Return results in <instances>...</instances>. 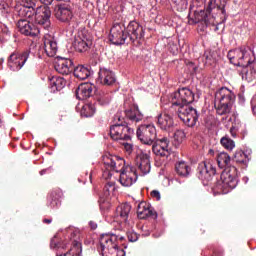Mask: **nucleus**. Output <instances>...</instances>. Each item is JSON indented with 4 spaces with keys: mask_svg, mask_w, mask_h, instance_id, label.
<instances>
[{
    "mask_svg": "<svg viewBox=\"0 0 256 256\" xmlns=\"http://www.w3.org/2000/svg\"><path fill=\"white\" fill-rule=\"evenodd\" d=\"M168 101L172 107H178L177 115L187 127H195V125H197L199 113H197V110L191 106V103L195 101V94L191 89H179L169 95Z\"/></svg>",
    "mask_w": 256,
    "mask_h": 256,
    "instance_id": "nucleus-1",
    "label": "nucleus"
},
{
    "mask_svg": "<svg viewBox=\"0 0 256 256\" xmlns=\"http://www.w3.org/2000/svg\"><path fill=\"white\" fill-rule=\"evenodd\" d=\"M104 169L108 171V177H111V172L120 173L119 182L123 187H131L137 183V170L133 166L125 167V159L111 154L105 155L102 158Z\"/></svg>",
    "mask_w": 256,
    "mask_h": 256,
    "instance_id": "nucleus-2",
    "label": "nucleus"
},
{
    "mask_svg": "<svg viewBox=\"0 0 256 256\" xmlns=\"http://www.w3.org/2000/svg\"><path fill=\"white\" fill-rule=\"evenodd\" d=\"M39 0H22V5L16 7L19 17L22 19H33L36 25L49 30L51 27V9L47 6H38Z\"/></svg>",
    "mask_w": 256,
    "mask_h": 256,
    "instance_id": "nucleus-3",
    "label": "nucleus"
},
{
    "mask_svg": "<svg viewBox=\"0 0 256 256\" xmlns=\"http://www.w3.org/2000/svg\"><path fill=\"white\" fill-rule=\"evenodd\" d=\"M119 239L123 241V237H119L115 234H102L98 251H100L102 256H125V251L119 249Z\"/></svg>",
    "mask_w": 256,
    "mask_h": 256,
    "instance_id": "nucleus-4",
    "label": "nucleus"
},
{
    "mask_svg": "<svg viewBox=\"0 0 256 256\" xmlns=\"http://www.w3.org/2000/svg\"><path fill=\"white\" fill-rule=\"evenodd\" d=\"M235 103V94L227 87H222L216 93V113L218 115H229Z\"/></svg>",
    "mask_w": 256,
    "mask_h": 256,
    "instance_id": "nucleus-5",
    "label": "nucleus"
},
{
    "mask_svg": "<svg viewBox=\"0 0 256 256\" xmlns=\"http://www.w3.org/2000/svg\"><path fill=\"white\" fill-rule=\"evenodd\" d=\"M230 63L238 67H249L253 63L251 50L241 47L240 49L230 50L227 55Z\"/></svg>",
    "mask_w": 256,
    "mask_h": 256,
    "instance_id": "nucleus-6",
    "label": "nucleus"
},
{
    "mask_svg": "<svg viewBox=\"0 0 256 256\" xmlns=\"http://www.w3.org/2000/svg\"><path fill=\"white\" fill-rule=\"evenodd\" d=\"M133 133V128L125 122L116 123L110 127V137L113 141H131Z\"/></svg>",
    "mask_w": 256,
    "mask_h": 256,
    "instance_id": "nucleus-7",
    "label": "nucleus"
},
{
    "mask_svg": "<svg viewBox=\"0 0 256 256\" xmlns=\"http://www.w3.org/2000/svg\"><path fill=\"white\" fill-rule=\"evenodd\" d=\"M136 135L144 145H153L157 141V128L154 124H141Z\"/></svg>",
    "mask_w": 256,
    "mask_h": 256,
    "instance_id": "nucleus-8",
    "label": "nucleus"
},
{
    "mask_svg": "<svg viewBox=\"0 0 256 256\" xmlns=\"http://www.w3.org/2000/svg\"><path fill=\"white\" fill-rule=\"evenodd\" d=\"M91 45H93V36L89 34V31L85 28L78 30L73 42L74 49L79 53H83L87 51Z\"/></svg>",
    "mask_w": 256,
    "mask_h": 256,
    "instance_id": "nucleus-9",
    "label": "nucleus"
},
{
    "mask_svg": "<svg viewBox=\"0 0 256 256\" xmlns=\"http://www.w3.org/2000/svg\"><path fill=\"white\" fill-rule=\"evenodd\" d=\"M33 19L35 22V16L32 19L24 18L18 21V29L22 35H26L27 37H37V35L41 33V28L31 22Z\"/></svg>",
    "mask_w": 256,
    "mask_h": 256,
    "instance_id": "nucleus-10",
    "label": "nucleus"
},
{
    "mask_svg": "<svg viewBox=\"0 0 256 256\" xmlns=\"http://www.w3.org/2000/svg\"><path fill=\"white\" fill-rule=\"evenodd\" d=\"M221 181L224 189H235L239 183L237 179V168L232 166L224 169L221 173Z\"/></svg>",
    "mask_w": 256,
    "mask_h": 256,
    "instance_id": "nucleus-11",
    "label": "nucleus"
},
{
    "mask_svg": "<svg viewBox=\"0 0 256 256\" xmlns=\"http://www.w3.org/2000/svg\"><path fill=\"white\" fill-rule=\"evenodd\" d=\"M128 36L125 34V26L121 24H114L110 30V41L113 45H125Z\"/></svg>",
    "mask_w": 256,
    "mask_h": 256,
    "instance_id": "nucleus-12",
    "label": "nucleus"
},
{
    "mask_svg": "<svg viewBox=\"0 0 256 256\" xmlns=\"http://www.w3.org/2000/svg\"><path fill=\"white\" fill-rule=\"evenodd\" d=\"M126 35L128 41L135 43L138 39H143L145 37V30L137 21H131L126 28Z\"/></svg>",
    "mask_w": 256,
    "mask_h": 256,
    "instance_id": "nucleus-13",
    "label": "nucleus"
},
{
    "mask_svg": "<svg viewBox=\"0 0 256 256\" xmlns=\"http://www.w3.org/2000/svg\"><path fill=\"white\" fill-rule=\"evenodd\" d=\"M27 59H29V51H25L22 54L14 52L8 59V65L12 71H19L27 63Z\"/></svg>",
    "mask_w": 256,
    "mask_h": 256,
    "instance_id": "nucleus-14",
    "label": "nucleus"
},
{
    "mask_svg": "<svg viewBox=\"0 0 256 256\" xmlns=\"http://www.w3.org/2000/svg\"><path fill=\"white\" fill-rule=\"evenodd\" d=\"M197 0H194L192 5L190 6V14H194V22L195 23H205V25H210L213 23L211 19H209V12H206L203 8H196Z\"/></svg>",
    "mask_w": 256,
    "mask_h": 256,
    "instance_id": "nucleus-15",
    "label": "nucleus"
},
{
    "mask_svg": "<svg viewBox=\"0 0 256 256\" xmlns=\"http://www.w3.org/2000/svg\"><path fill=\"white\" fill-rule=\"evenodd\" d=\"M136 167L138 168V171H140L142 175H147L148 173H150L151 171L150 156L143 151L138 152L136 156Z\"/></svg>",
    "mask_w": 256,
    "mask_h": 256,
    "instance_id": "nucleus-16",
    "label": "nucleus"
},
{
    "mask_svg": "<svg viewBox=\"0 0 256 256\" xmlns=\"http://www.w3.org/2000/svg\"><path fill=\"white\" fill-rule=\"evenodd\" d=\"M198 172L200 173V178L204 181H211V177L217 173V169L213 166L210 160H206L199 164Z\"/></svg>",
    "mask_w": 256,
    "mask_h": 256,
    "instance_id": "nucleus-17",
    "label": "nucleus"
},
{
    "mask_svg": "<svg viewBox=\"0 0 256 256\" xmlns=\"http://www.w3.org/2000/svg\"><path fill=\"white\" fill-rule=\"evenodd\" d=\"M70 239L72 241L73 247H71L70 250L68 252H66L65 254H60V255H56V256H79V254L83 251L82 246H81V240H79V232L74 231L71 234Z\"/></svg>",
    "mask_w": 256,
    "mask_h": 256,
    "instance_id": "nucleus-18",
    "label": "nucleus"
},
{
    "mask_svg": "<svg viewBox=\"0 0 256 256\" xmlns=\"http://www.w3.org/2000/svg\"><path fill=\"white\" fill-rule=\"evenodd\" d=\"M137 215L139 219H147V217H153L157 219V212L147 202H140L137 207Z\"/></svg>",
    "mask_w": 256,
    "mask_h": 256,
    "instance_id": "nucleus-19",
    "label": "nucleus"
},
{
    "mask_svg": "<svg viewBox=\"0 0 256 256\" xmlns=\"http://www.w3.org/2000/svg\"><path fill=\"white\" fill-rule=\"evenodd\" d=\"M55 17L58 19V21H61L62 23H69L73 19V11L71 10V7L60 5L55 10Z\"/></svg>",
    "mask_w": 256,
    "mask_h": 256,
    "instance_id": "nucleus-20",
    "label": "nucleus"
},
{
    "mask_svg": "<svg viewBox=\"0 0 256 256\" xmlns=\"http://www.w3.org/2000/svg\"><path fill=\"white\" fill-rule=\"evenodd\" d=\"M59 47L57 41L51 35L47 34L44 36V51L48 57H55L57 55Z\"/></svg>",
    "mask_w": 256,
    "mask_h": 256,
    "instance_id": "nucleus-21",
    "label": "nucleus"
},
{
    "mask_svg": "<svg viewBox=\"0 0 256 256\" xmlns=\"http://www.w3.org/2000/svg\"><path fill=\"white\" fill-rule=\"evenodd\" d=\"M55 71L61 75H69L73 71V60L61 58L54 66Z\"/></svg>",
    "mask_w": 256,
    "mask_h": 256,
    "instance_id": "nucleus-22",
    "label": "nucleus"
},
{
    "mask_svg": "<svg viewBox=\"0 0 256 256\" xmlns=\"http://www.w3.org/2000/svg\"><path fill=\"white\" fill-rule=\"evenodd\" d=\"M93 89L95 86L91 83H83L78 86L76 90V97L80 101H85V99H89L93 95Z\"/></svg>",
    "mask_w": 256,
    "mask_h": 256,
    "instance_id": "nucleus-23",
    "label": "nucleus"
},
{
    "mask_svg": "<svg viewBox=\"0 0 256 256\" xmlns=\"http://www.w3.org/2000/svg\"><path fill=\"white\" fill-rule=\"evenodd\" d=\"M115 81H117V78L115 77V73H113V71L107 68L100 69L98 83H101V85H113Z\"/></svg>",
    "mask_w": 256,
    "mask_h": 256,
    "instance_id": "nucleus-24",
    "label": "nucleus"
},
{
    "mask_svg": "<svg viewBox=\"0 0 256 256\" xmlns=\"http://www.w3.org/2000/svg\"><path fill=\"white\" fill-rule=\"evenodd\" d=\"M157 125L164 131H171L172 127L175 125V122L173 121V117L171 115L164 112L158 115Z\"/></svg>",
    "mask_w": 256,
    "mask_h": 256,
    "instance_id": "nucleus-25",
    "label": "nucleus"
},
{
    "mask_svg": "<svg viewBox=\"0 0 256 256\" xmlns=\"http://www.w3.org/2000/svg\"><path fill=\"white\" fill-rule=\"evenodd\" d=\"M129 213H131V205L129 203L121 204L116 208V217L120 219L122 223L129 221Z\"/></svg>",
    "mask_w": 256,
    "mask_h": 256,
    "instance_id": "nucleus-26",
    "label": "nucleus"
},
{
    "mask_svg": "<svg viewBox=\"0 0 256 256\" xmlns=\"http://www.w3.org/2000/svg\"><path fill=\"white\" fill-rule=\"evenodd\" d=\"M216 161L220 169L226 170L229 167H233L231 166V156H229L226 152L217 153Z\"/></svg>",
    "mask_w": 256,
    "mask_h": 256,
    "instance_id": "nucleus-27",
    "label": "nucleus"
},
{
    "mask_svg": "<svg viewBox=\"0 0 256 256\" xmlns=\"http://www.w3.org/2000/svg\"><path fill=\"white\" fill-rule=\"evenodd\" d=\"M74 77H76V79H80V81H85V79H89V77H91V71L89 68L79 65L74 69Z\"/></svg>",
    "mask_w": 256,
    "mask_h": 256,
    "instance_id": "nucleus-28",
    "label": "nucleus"
},
{
    "mask_svg": "<svg viewBox=\"0 0 256 256\" xmlns=\"http://www.w3.org/2000/svg\"><path fill=\"white\" fill-rule=\"evenodd\" d=\"M63 198V191L55 190L51 193L49 207L57 209L61 206V199Z\"/></svg>",
    "mask_w": 256,
    "mask_h": 256,
    "instance_id": "nucleus-29",
    "label": "nucleus"
},
{
    "mask_svg": "<svg viewBox=\"0 0 256 256\" xmlns=\"http://www.w3.org/2000/svg\"><path fill=\"white\" fill-rule=\"evenodd\" d=\"M96 102L101 107H107L111 103V93L102 91L97 94Z\"/></svg>",
    "mask_w": 256,
    "mask_h": 256,
    "instance_id": "nucleus-30",
    "label": "nucleus"
},
{
    "mask_svg": "<svg viewBox=\"0 0 256 256\" xmlns=\"http://www.w3.org/2000/svg\"><path fill=\"white\" fill-rule=\"evenodd\" d=\"M234 160L236 163H240V165H247V163L251 161V154H247V152L239 150L235 153Z\"/></svg>",
    "mask_w": 256,
    "mask_h": 256,
    "instance_id": "nucleus-31",
    "label": "nucleus"
},
{
    "mask_svg": "<svg viewBox=\"0 0 256 256\" xmlns=\"http://www.w3.org/2000/svg\"><path fill=\"white\" fill-rule=\"evenodd\" d=\"M176 173L180 177H187L191 173V167L185 161H180L176 164Z\"/></svg>",
    "mask_w": 256,
    "mask_h": 256,
    "instance_id": "nucleus-32",
    "label": "nucleus"
},
{
    "mask_svg": "<svg viewBox=\"0 0 256 256\" xmlns=\"http://www.w3.org/2000/svg\"><path fill=\"white\" fill-rule=\"evenodd\" d=\"M50 81L53 91H61L67 85V81L63 77H52Z\"/></svg>",
    "mask_w": 256,
    "mask_h": 256,
    "instance_id": "nucleus-33",
    "label": "nucleus"
},
{
    "mask_svg": "<svg viewBox=\"0 0 256 256\" xmlns=\"http://www.w3.org/2000/svg\"><path fill=\"white\" fill-rule=\"evenodd\" d=\"M219 55L216 51L206 50L204 52V55L202 57L203 61H205V65H213L215 61H217V58Z\"/></svg>",
    "mask_w": 256,
    "mask_h": 256,
    "instance_id": "nucleus-34",
    "label": "nucleus"
},
{
    "mask_svg": "<svg viewBox=\"0 0 256 256\" xmlns=\"http://www.w3.org/2000/svg\"><path fill=\"white\" fill-rule=\"evenodd\" d=\"M95 111V104L88 103L82 107L80 114L82 117H93V115H95Z\"/></svg>",
    "mask_w": 256,
    "mask_h": 256,
    "instance_id": "nucleus-35",
    "label": "nucleus"
},
{
    "mask_svg": "<svg viewBox=\"0 0 256 256\" xmlns=\"http://www.w3.org/2000/svg\"><path fill=\"white\" fill-rule=\"evenodd\" d=\"M152 151L158 157H169V155H170L169 148L158 146V144H153Z\"/></svg>",
    "mask_w": 256,
    "mask_h": 256,
    "instance_id": "nucleus-36",
    "label": "nucleus"
},
{
    "mask_svg": "<svg viewBox=\"0 0 256 256\" xmlns=\"http://www.w3.org/2000/svg\"><path fill=\"white\" fill-rule=\"evenodd\" d=\"M242 70L239 71V75L240 77H242L243 81H247L248 83H250V81H252L253 79H255V74L250 71L247 68V66H242Z\"/></svg>",
    "mask_w": 256,
    "mask_h": 256,
    "instance_id": "nucleus-37",
    "label": "nucleus"
},
{
    "mask_svg": "<svg viewBox=\"0 0 256 256\" xmlns=\"http://www.w3.org/2000/svg\"><path fill=\"white\" fill-rule=\"evenodd\" d=\"M110 189H115V187L113 186V183H108L104 187L105 198H100V209H105V203H108L107 197L111 195Z\"/></svg>",
    "mask_w": 256,
    "mask_h": 256,
    "instance_id": "nucleus-38",
    "label": "nucleus"
},
{
    "mask_svg": "<svg viewBox=\"0 0 256 256\" xmlns=\"http://www.w3.org/2000/svg\"><path fill=\"white\" fill-rule=\"evenodd\" d=\"M126 115L130 119V121H136V123H139V121H143V114L137 109L128 111Z\"/></svg>",
    "mask_w": 256,
    "mask_h": 256,
    "instance_id": "nucleus-39",
    "label": "nucleus"
},
{
    "mask_svg": "<svg viewBox=\"0 0 256 256\" xmlns=\"http://www.w3.org/2000/svg\"><path fill=\"white\" fill-rule=\"evenodd\" d=\"M220 143L228 151H233V149H235V141L231 140V138L227 136L221 138Z\"/></svg>",
    "mask_w": 256,
    "mask_h": 256,
    "instance_id": "nucleus-40",
    "label": "nucleus"
},
{
    "mask_svg": "<svg viewBox=\"0 0 256 256\" xmlns=\"http://www.w3.org/2000/svg\"><path fill=\"white\" fill-rule=\"evenodd\" d=\"M174 137V145H181L183 140L185 139V132L183 130H176L173 134Z\"/></svg>",
    "mask_w": 256,
    "mask_h": 256,
    "instance_id": "nucleus-41",
    "label": "nucleus"
},
{
    "mask_svg": "<svg viewBox=\"0 0 256 256\" xmlns=\"http://www.w3.org/2000/svg\"><path fill=\"white\" fill-rule=\"evenodd\" d=\"M0 13L3 17H9V13H11V7L5 0L0 1Z\"/></svg>",
    "mask_w": 256,
    "mask_h": 256,
    "instance_id": "nucleus-42",
    "label": "nucleus"
},
{
    "mask_svg": "<svg viewBox=\"0 0 256 256\" xmlns=\"http://www.w3.org/2000/svg\"><path fill=\"white\" fill-rule=\"evenodd\" d=\"M172 3L176 5L177 11H185L187 9V0H172Z\"/></svg>",
    "mask_w": 256,
    "mask_h": 256,
    "instance_id": "nucleus-43",
    "label": "nucleus"
},
{
    "mask_svg": "<svg viewBox=\"0 0 256 256\" xmlns=\"http://www.w3.org/2000/svg\"><path fill=\"white\" fill-rule=\"evenodd\" d=\"M51 249H67V244H63L54 237L50 242Z\"/></svg>",
    "mask_w": 256,
    "mask_h": 256,
    "instance_id": "nucleus-44",
    "label": "nucleus"
},
{
    "mask_svg": "<svg viewBox=\"0 0 256 256\" xmlns=\"http://www.w3.org/2000/svg\"><path fill=\"white\" fill-rule=\"evenodd\" d=\"M153 143L154 145H158L160 147H164L165 149H169V139H167V137H163L161 139H158L156 137V140Z\"/></svg>",
    "mask_w": 256,
    "mask_h": 256,
    "instance_id": "nucleus-45",
    "label": "nucleus"
},
{
    "mask_svg": "<svg viewBox=\"0 0 256 256\" xmlns=\"http://www.w3.org/2000/svg\"><path fill=\"white\" fill-rule=\"evenodd\" d=\"M121 145H123L124 150L128 155H131L133 153V144L131 143V140H122L120 141Z\"/></svg>",
    "mask_w": 256,
    "mask_h": 256,
    "instance_id": "nucleus-46",
    "label": "nucleus"
},
{
    "mask_svg": "<svg viewBox=\"0 0 256 256\" xmlns=\"http://www.w3.org/2000/svg\"><path fill=\"white\" fill-rule=\"evenodd\" d=\"M127 237L131 243H135V241H137L139 239V235L133 231L128 232Z\"/></svg>",
    "mask_w": 256,
    "mask_h": 256,
    "instance_id": "nucleus-47",
    "label": "nucleus"
},
{
    "mask_svg": "<svg viewBox=\"0 0 256 256\" xmlns=\"http://www.w3.org/2000/svg\"><path fill=\"white\" fill-rule=\"evenodd\" d=\"M213 9H217V0H209L208 3V8H207V13L211 14V11H213Z\"/></svg>",
    "mask_w": 256,
    "mask_h": 256,
    "instance_id": "nucleus-48",
    "label": "nucleus"
},
{
    "mask_svg": "<svg viewBox=\"0 0 256 256\" xmlns=\"http://www.w3.org/2000/svg\"><path fill=\"white\" fill-rule=\"evenodd\" d=\"M151 197L156 199V201H161V193L158 190H153L151 192Z\"/></svg>",
    "mask_w": 256,
    "mask_h": 256,
    "instance_id": "nucleus-49",
    "label": "nucleus"
},
{
    "mask_svg": "<svg viewBox=\"0 0 256 256\" xmlns=\"http://www.w3.org/2000/svg\"><path fill=\"white\" fill-rule=\"evenodd\" d=\"M217 10L221 11V13L224 15V21H225L227 19V12L225 11V8L224 7L221 8V6H218Z\"/></svg>",
    "mask_w": 256,
    "mask_h": 256,
    "instance_id": "nucleus-50",
    "label": "nucleus"
},
{
    "mask_svg": "<svg viewBox=\"0 0 256 256\" xmlns=\"http://www.w3.org/2000/svg\"><path fill=\"white\" fill-rule=\"evenodd\" d=\"M3 34L5 35V37H9V35H11V32L9 31V29L7 27L3 28Z\"/></svg>",
    "mask_w": 256,
    "mask_h": 256,
    "instance_id": "nucleus-51",
    "label": "nucleus"
},
{
    "mask_svg": "<svg viewBox=\"0 0 256 256\" xmlns=\"http://www.w3.org/2000/svg\"><path fill=\"white\" fill-rule=\"evenodd\" d=\"M43 5H51L53 3V0H40Z\"/></svg>",
    "mask_w": 256,
    "mask_h": 256,
    "instance_id": "nucleus-52",
    "label": "nucleus"
},
{
    "mask_svg": "<svg viewBox=\"0 0 256 256\" xmlns=\"http://www.w3.org/2000/svg\"><path fill=\"white\" fill-rule=\"evenodd\" d=\"M89 225H90L91 229H97V223L90 221Z\"/></svg>",
    "mask_w": 256,
    "mask_h": 256,
    "instance_id": "nucleus-53",
    "label": "nucleus"
},
{
    "mask_svg": "<svg viewBox=\"0 0 256 256\" xmlns=\"http://www.w3.org/2000/svg\"><path fill=\"white\" fill-rule=\"evenodd\" d=\"M51 221H52L51 219H44L43 223H51Z\"/></svg>",
    "mask_w": 256,
    "mask_h": 256,
    "instance_id": "nucleus-54",
    "label": "nucleus"
},
{
    "mask_svg": "<svg viewBox=\"0 0 256 256\" xmlns=\"http://www.w3.org/2000/svg\"><path fill=\"white\" fill-rule=\"evenodd\" d=\"M46 171H47V170H41V171H40V175H45Z\"/></svg>",
    "mask_w": 256,
    "mask_h": 256,
    "instance_id": "nucleus-55",
    "label": "nucleus"
},
{
    "mask_svg": "<svg viewBox=\"0 0 256 256\" xmlns=\"http://www.w3.org/2000/svg\"><path fill=\"white\" fill-rule=\"evenodd\" d=\"M56 1H64L65 3L69 2V0H56Z\"/></svg>",
    "mask_w": 256,
    "mask_h": 256,
    "instance_id": "nucleus-56",
    "label": "nucleus"
},
{
    "mask_svg": "<svg viewBox=\"0 0 256 256\" xmlns=\"http://www.w3.org/2000/svg\"><path fill=\"white\" fill-rule=\"evenodd\" d=\"M118 121H121V117H119V115H116Z\"/></svg>",
    "mask_w": 256,
    "mask_h": 256,
    "instance_id": "nucleus-57",
    "label": "nucleus"
},
{
    "mask_svg": "<svg viewBox=\"0 0 256 256\" xmlns=\"http://www.w3.org/2000/svg\"><path fill=\"white\" fill-rule=\"evenodd\" d=\"M209 153H213V150H210Z\"/></svg>",
    "mask_w": 256,
    "mask_h": 256,
    "instance_id": "nucleus-58",
    "label": "nucleus"
}]
</instances>
